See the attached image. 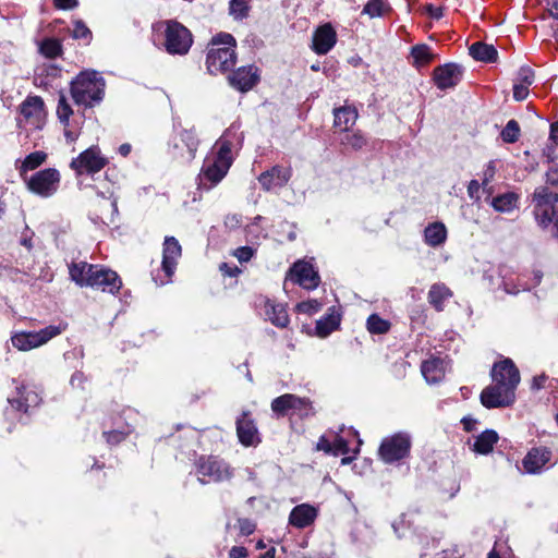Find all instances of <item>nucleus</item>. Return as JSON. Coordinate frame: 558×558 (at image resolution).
Listing matches in <instances>:
<instances>
[{"instance_id":"1","label":"nucleus","mask_w":558,"mask_h":558,"mask_svg":"<svg viewBox=\"0 0 558 558\" xmlns=\"http://www.w3.org/2000/svg\"><path fill=\"white\" fill-rule=\"evenodd\" d=\"M231 147L232 143L226 138V135L217 141L215 145L217 151L213 153V156H207L204 160L201 186L209 190L226 177L232 165Z\"/></svg>"},{"instance_id":"2","label":"nucleus","mask_w":558,"mask_h":558,"mask_svg":"<svg viewBox=\"0 0 558 558\" xmlns=\"http://www.w3.org/2000/svg\"><path fill=\"white\" fill-rule=\"evenodd\" d=\"M235 39L231 34L221 33L213 38L206 57L207 70L217 75L233 69L236 62Z\"/></svg>"},{"instance_id":"3","label":"nucleus","mask_w":558,"mask_h":558,"mask_svg":"<svg viewBox=\"0 0 558 558\" xmlns=\"http://www.w3.org/2000/svg\"><path fill=\"white\" fill-rule=\"evenodd\" d=\"M106 82L96 71H83L71 82V96L76 105L94 107L102 101Z\"/></svg>"},{"instance_id":"4","label":"nucleus","mask_w":558,"mask_h":558,"mask_svg":"<svg viewBox=\"0 0 558 558\" xmlns=\"http://www.w3.org/2000/svg\"><path fill=\"white\" fill-rule=\"evenodd\" d=\"M532 203L537 225L547 228L554 221L555 235L558 238V193L551 192L548 186H539L533 193Z\"/></svg>"},{"instance_id":"5","label":"nucleus","mask_w":558,"mask_h":558,"mask_svg":"<svg viewBox=\"0 0 558 558\" xmlns=\"http://www.w3.org/2000/svg\"><path fill=\"white\" fill-rule=\"evenodd\" d=\"M411 446V436L405 432H399L381 440L378 456L385 463H395L409 457Z\"/></svg>"},{"instance_id":"6","label":"nucleus","mask_w":558,"mask_h":558,"mask_svg":"<svg viewBox=\"0 0 558 558\" xmlns=\"http://www.w3.org/2000/svg\"><path fill=\"white\" fill-rule=\"evenodd\" d=\"M66 324L50 325L39 331H21L12 336L11 341L14 348L21 351H28L47 343L52 338L65 330Z\"/></svg>"},{"instance_id":"7","label":"nucleus","mask_w":558,"mask_h":558,"mask_svg":"<svg viewBox=\"0 0 558 558\" xmlns=\"http://www.w3.org/2000/svg\"><path fill=\"white\" fill-rule=\"evenodd\" d=\"M198 481L202 484L219 483L232 477L230 465L218 457H201L196 463Z\"/></svg>"},{"instance_id":"8","label":"nucleus","mask_w":558,"mask_h":558,"mask_svg":"<svg viewBox=\"0 0 558 558\" xmlns=\"http://www.w3.org/2000/svg\"><path fill=\"white\" fill-rule=\"evenodd\" d=\"M193 44L191 32L175 21H168L165 28L163 46L170 54H185Z\"/></svg>"},{"instance_id":"9","label":"nucleus","mask_w":558,"mask_h":558,"mask_svg":"<svg viewBox=\"0 0 558 558\" xmlns=\"http://www.w3.org/2000/svg\"><path fill=\"white\" fill-rule=\"evenodd\" d=\"M271 410L278 416L295 414L304 418L314 414L312 402L308 398H301L292 393H284L275 398L271 402Z\"/></svg>"},{"instance_id":"10","label":"nucleus","mask_w":558,"mask_h":558,"mask_svg":"<svg viewBox=\"0 0 558 558\" xmlns=\"http://www.w3.org/2000/svg\"><path fill=\"white\" fill-rule=\"evenodd\" d=\"M27 189L41 197L53 195L60 183V174L58 170L48 168L34 173L32 177L23 178Z\"/></svg>"},{"instance_id":"11","label":"nucleus","mask_w":558,"mask_h":558,"mask_svg":"<svg viewBox=\"0 0 558 558\" xmlns=\"http://www.w3.org/2000/svg\"><path fill=\"white\" fill-rule=\"evenodd\" d=\"M108 163L107 158L101 155L98 146H92L72 159L70 167L77 174H94L99 172Z\"/></svg>"},{"instance_id":"12","label":"nucleus","mask_w":558,"mask_h":558,"mask_svg":"<svg viewBox=\"0 0 558 558\" xmlns=\"http://www.w3.org/2000/svg\"><path fill=\"white\" fill-rule=\"evenodd\" d=\"M515 389L505 385L496 384L487 386L481 393V402L487 409L506 408L515 400Z\"/></svg>"},{"instance_id":"13","label":"nucleus","mask_w":558,"mask_h":558,"mask_svg":"<svg viewBox=\"0 0 558 558\" xmlns=\"http://www.w3.org/2000/svg\"><path fill=\"white\" fill-rule=\"evenodd\" d=\"M198 145L199 140L195 130L184 129L174 137L172 157L182 162H191L195 158Z\"/></svg>"},{"instance_id":"14","label":"nucleus","mask_w":558,"mask_h":558,"mask_svg":"<svg viewBox=\"0 0 558 558\" xmlns=\"http://www.w3.org/2000/svg\"><path fill=\"white\" fill-rule=\"evenodd\" d=\"M288 279L307 290L317 288L320 282L319 275L313 265L304 260H298L292 265Z\"/></svg>"},{"instance_id":"15","label":"nucleus","mask_w":558,"mask_h":558,"mask_svg":"<svg viewBox=\"0 0 558 558\" xmlns=\"http://www.w3.org/2000/svg\"><path fill=\"white\" fill-rule=\"evenodd\" d=\"M93 271L87 287L99 288L104 292L111 294L119 292L122 287V281L116 271L98 265L94 266Z\"/></svg>"},{"instance_id":"16","label":"nucleus","mask_w":558,"mask_h":558,"mask_svg":"<svg viewBox=\"0 0 558 558\" xmlns=\"http://www.w3.org/2000/svg\"><path fill=\"white\" fill-rule=\"evenodd\" d=\"M463 68L457 63H446L434 69L433 78L436 86L448 89L457 86L462 80Z\"/></svg>"},{"instance_id":"17","label":"nucleus","mask_w":558,"mask_h":558,"mask_svg":"<svg viewBox=\"0 0 558 558\" xmlns=\"http://www.w3.org/2000/svg\"><path fill=\"white\" fill-rule=\"evenodd\" d=\"M228 81L236 90L248 92L259 82L258 68L254 65L241 66L228 76Z\"/></svg>"},{"instance_id":"18","label":"nucleus","mask_w":558,"mask_h":558,"mask_svg":"<svg viewBox=\"0 0 558 558\" xmlns=\"http://www.w3.org/2000/svg\"><path fill=\"white\" fill-rule=\"evenodd\" d=\"M493 383L505 384L517 389L520 383V373L514 363L510 359H505L495 363L492 369Z\"/></svg>"},{"instance_id":"19","label":"nucleus","mask_w":558,"mask_h":558,"mask_svg":"<svg viewBox=\"0 0 558 558\" xmlns=\"http://www.w3.org/2000/svg\"><path fill=\"white\" fill-rule=\"evenodd\" d=\"M236 435L240 442L245 447L256 446L260 442L257 426L250 412L244 411L236 418Z\"/></svg>"},{"instance_id":"20","label":"nucleus","mask_w":558,"mask_h":558,"mask_svg":"<svg viewBox=\"0 0 558 558\" xmlns=\"http://www.w3.org/2000/svg\"><path fill=\"white\" fill-rule=\"evenodd\" d=\"M292 170L290 167L274 166L272 168L262 172L258 182L263 190L271 191L275 187L284 186L291 179Z\"/></svg>"},{"instance_id":"21","label":"nucleus","mask_w":558,"mask_h":558,"mask_svg":"<svg viewBox=\"0 0 558 558\" xmlns=\"http://www.w3.org/2000/svg\"><path fill=\"white\" fill-rule=\"evenodd\" d=\"M20 113L26 122L39 128L45 116V102L40 96H27L20 106Z\"/></svg>"},{"instance_id":"22","label":"nucleus","mask_w":558,"mask_h":558,"mask_svg":"<svg viewBox=\"0 0 558 558\" xmlns=\"http://www.w3.org/2000/svg\"><path fill=\"white\" fill-rule=\"evenodd\" d=\"M41 397L34 390H27L25 386L16 387V396L8 398L11 411L27 413L28 409L37 407Z\"/></svg>"},{"instance_id":"23","label":"nucleus","mask_w":558,"mask_h":558,"mask_svg":"<svg viewBox=\"0 0 558 558\" xmlns=\"http://www.w3.org/2000/svg\"><path fill=\"white\" fill-rule=\"evenodd\" d=\"M181 252L182 248L179 241L173 236H166L161 267L168 278L174 274L177 260L181 256Z\"/></svg>"},{"instance_id":"24","label":"nucleus","mask_w":558,"mask_h":558,"mask_svg":"<svg viewBox=\"0 0 558 558\" xmlns=\"http://www.w3.org/2000/svg\"><path fill=\"white\" fill-rule=\"evenodd\" d=\"M337 41V34L330 24L319 26L313 35V50L317 54L328 53Z\"/></svg>"},{"instance_id":"25","label":"nucleus","mask_w":558,"mask_h":558,"mask_svg":"<svg viewBox=\"0 0 558 558\" xmlns=\"http://www.w3.org/2000/svg\"><path fill=\"white\" fill-rule=\"evenodd\" d=\"M551 450L547 447L532 448L524 457L522 463L527 473H539L543 468L550 461Z\"/></svg>"},{"instance_id":"26","label":"nucleus","mask_w":558,"mask_h":558,"mask_svg":"<svg viewBox=\"0 0 558 558\" xmlns=\"http://www.w3.org/2000/svg\"><path fill=\"white\" fill-rule=\"evenodd\" d=\"M317 517V510L307 504H302L292 509L289 515L291 525L304 529L311 525Z\"/></svg>"},{"instance_id":"27","label":"nucleus","mask_w":558,"mask_h":558,"mask_svg":"<svg viewBox=\"0 0 558 558\" xmlns=\"http://www.w3.org/2000/svg\"><path fill=\"white\" fill-rule=\"evenodd\" d=\"M333 125L342 132H348L356 122L359 113L353 106H342L333 109Z\"/></svg>"},{"instance_id":"28","label":"nucleus","mask_w":558,"mask_h":558,"mask_svg":"<svg viewBox=\"0 0 558 558\" xmlns=\"http://www.w3.org/2000/svg\"><path fill=\"white\" fill-rule=\"evenodd\" d=\"M264 307L266 316L275 326L279 328L288 326L289 315L282 304H277L270 300H266Z\"/></svg>"},{"instance_id":"29","label":"nucleus","mask_w":558,"mask_h":558,"mask_svg":"<svg viewBox=\"0 0 558 558\" xmlns=\"http://www.w3.org/2000/svg\"><path fill=\"white\" fill-rule=\"evenodd\" d=\"M421 372L427 383L436 384L440 381L445 375L444 362L437 357L424 361L421 366Z\"/></svg>"},{"instance_id":"30","label":"nucleus","mask_w":558,"mask_h":558,"mask_svg":"<svg viewBox=\"0 0 558 558\" xmlns=\"http://www.w3.org/2000/svg\"><path fill=\"white\" fill-rule=\"evenodd\" d=\"M95 265L88 264L86 262L72 263L69 266V274L71 279L80 287H87L89 282V277H92V272Z\"/></svg>"},{"instance_id":"31","label":"nucleus","mask_w":558,"mask_h":558,"mask_svg":"<svg viewBox=\"0 0 558 558\" xmlns=\"http://www.w3.org/2000/svg\"><path fill=\"white\" fill-rule=\"evenodd\" d=\"M470 56L482 62L490 63L495 62L498 58V51L493 45H488L482 41L474 43L469 48Z\"/></svg>"},{"instance_id":"32","label":"nucleus","mask_w":558,"mask_h":558,"mask_svg":"<svg viewBox=\"0 0 558 558\" xmlns=\"http://www.w3.org/2000/svg\"><path fill=\"white\" fill-rule=\"evenodd\" d=\"M452 296L450 289L444 283H435L428 291V302L438 312L445 307V302Z\"/></svg>"},{"instance_id":"33","label":"nucleus","mask_w":558,"mask_h":558,"mask_svg":"<svg viewBox=\"0 0 558 558\" xmlns=\"http://www.w3.org/2000/svg\"><path fill=\"white\" fill-rule=\"evenodd\" d=\"M424 239L426 244L432 247L441 245L447 239V229L442 222H434L428 225L424 230Z\"/></svg>"},{"instance_id":"34","label":"nucleus","mask_w":558,"mask_h":558,"mask_svg":"<svg viewBox=\"0 0 558 558\" xmlns=\"http://www.w3.org/2000/svg\"><path fill=\"white\" fill-rule=\"evenodd\" d=\"M498 439V434L495 430L486 429L476 437L473 445V450L480 454H488L493 451V448Z\"/></svg>"},{"instance_id":"35","label":"nucleus","mask_w":558,"mask_h":558,"mask_svg":"<svg viewBox=\"0 0 558 558\" xmlns=\"http://www.w3.org/2000/svg\"><path fill=\"white\" fill-rule=\"evenodd\" d=\"M519 195L514 192H507L492 198V207L499 213H510L517 207Z\"/></svg>"},{"instance_id":"36","label":"nucleus","mask_w":558,"mask_h":558,"mask_svg":"<svg viewBox=\"0 0 558 558\" xmlns=\"http://www.w3.org/2000/svg\"><path fill=\"white\" fill-rule=\"evenodd\" d=\"M341 145L351 148L353 150H361L367 145V138L361 131L352 133L344 132V135L340 140Z\"/></svg>"},{"instance_id":"37","label":"nucleus","mask_w":558,"mask_h":558,"mask_svg":"<svg viewBox=\"0 0 558 558\" xmlns=\"http://www.w3.org/2000/svg\"><path fill=\"white\" fill-rule=\"evenodd\" d=\"M252 0H230L229 14L234 21H243L246 19L251 11Z\"/></svg>"},{"instance_id":"38","label":"nucleus","mask_w":558,"mask_h":558,"mask_svg":"<svg viewBox=\"0 0 558 558\" xmlns=\"http://www.w3.org/2000/svg\"><path fill=\"white\" fill-rule=\"evenodd\" d=\"M340 325V317L335 314H329L316 323V330L318 336L326 337L338 328Z\"/></svg>"},{"instance_id":"39","label":"nucleus","mask_w":558,"mask_h":558,"mask_svg":"<svg viewBox=\"0 0 558 558\" xmlns=\"http://www.w3.org/2000/svg\"><path fill=\"white\" fill-rule=\"evenodd\" d=\"M411 54L417 68L427 65L434 58L429 47L426 45L414 46L411 50Z\"/></svg>"},{"instance_id":"40","label":"nucleus","mask_w":558,"mask_h":558,"mask_svg":"<svg viewBox=\"0 0 558 558\" xmlns=\"http://www.w3.org/2000/svg\"><path fill=\"white\" fill-rule=\"evenodd\" d=\"M47 155L44 151H34L31 153L26 158L24 159L21 168H20V174L21 177H25V173L28 170H34L37 167H39L45 160Z\"/></svg>"},{"instance_id":"41","label":"nucleus","mask_w":558,"mask_h":558,"mask_svg":"<svg viewBox=\"0 0 558 558\" xmlns=\"http://www.w3.org/2000/svg\"><path fill=\"white\" fill-rule=\"evenodd\" d=\"M39 51L49 59L59 57L62 52V45L60 40L56 38H46L39 46Z\"/></svg>"},{"instance_id":"42","label":"nucleus","mask_w":558,"mask_h":558,"mask_svg":"<svg viewBox=\"0 0 558 558\" xmlns=\"http://www.w3.org/2000/svg\"><path fill=\"white\" fill-rule=\"evenodd\" d=\"M390 7L384 0H369L363 8L362 14L368 15L371 19L380 17Z\"/></svg>"},{"instance_id":"43","label":"nucleus","mask_w":558,"mask_h":558,"mask_svg":"<svg viewBox=\"0 0 558 558\" xmlns=\"http://www.w3.org/2000/svg\"><path fill=\"white\" fill-rule=\"evenodd\" d=\"M367 330L374 335H383L388 332L390 328L389 322L383 319L377 314H372L366 322Z\"/></svg>"},{"instance_id":"44","label":"nucleus","mask_w":558,"mask_h":558,"mask_svg":"<svg viewBox=\"0 0 558 558\" xmlns=\"http://www.w3.org/2000/svg\"><path fill=\"white\" fill-rule=\"evenodd\" d=\"M500 136L505 143H515L520 136V126L515 120H510L502 129Z\"/></svg>"},{"instance_id":"45","label":"nucleus","mask_w":558,"mask_h":558,"mask_svg":"<svg viewBox=\"0 0 558 558\" xmlns=\"http://www.w3.org/2000/svg\"><path fill=\"white\" fill-rule=\"evenodd\" d=\"M73 114V110L63 94H60L57 107V116L63 125L69 124L70 117Z\"/></svg>"},{"instance_id":"46","label":"nucleus","mask_w":558,"mask_h":558,"mask_svg":"<svg viewBox=\"0 0 558 558\" xmlns=\"http://www.w3.org/2000/svg\"><path fill=\"white\" fill-rule=\"evenodd\" d=\"M72 36L75 39H83L89 43L92 39V32L83 21L77 20L74 22Z\"/></svg>"},{"instance_id":"47","label":"nucleus","mask_w":558,"mask_h":558,"mask_svg":"<svg viewBox=\"0 0 558 558\" xmlns=\"http://www.w3.org/2000/svg\"><path fill=\"white\" fill-rule=\"evenodd\" d=\"M534 71L530 66H521L518 71L515 82L530 87L534 82Z\"/></svg>"},{"instance_id":"48","label":"nucleus","mask_w":558,"mask_h":558,"mask_svg":"<svg viewBox=\"0 0 558 558\" xmlns=\"http://www.w3.org/2000/svg\"><path fill=\"white\" fill-rule=\"evenodd\" d=\"M130 429L128 430H110V432H104V436L106 437V440L110 445H118L121 441L125 439V437L129 435Z\"/></svg>"},{"instance_id":"49","label":"nucleus","mask_w":558,"mask_h":558,"mask_svg":"<svg viewBox=\"0 0 558 558\" xmlns=\"http://www.w3.org/2000/svg\"><path fill=\"white\" fill-rule=\"evenodd\" d=\"M332 450L330 453L333 456L345 454L349 451L348 441L342 437L336 436L335 440L331 442Z\"/></svg>"},{"instance_id":"50","label":"nucleus","mask_w":558,"mask_h":558,"mask_svg":"<svg viewBox=\"0 0 558 558\" xmlns=\"http://www.w3.org/2000/svg\"><path fill=\"white\" fill-rule=\"evenodd\" d=\"M239 529L242 535L248 536L254 533L256 526L250 519H239Z\"/></svg>"},{"instance_id":"51","label":"nucleus","mask_w":558,"mask_h":558,"mask_svg":"<svg viewBox=\"0 0 558 558\" xmlns=\"http://www.w3.org/2000/svg\"><path fill=\"white\" fill-rule=\"evenodd\" d=\"M495 174H496V162L489 161L483 172L482 185L486 186L490 181H493Z\"/></svg>"},{"instance_id":"52","label":"nucleus","mask_w":558,"mask_h":558,"mask_svg":"<svg viewBox=\"0 0 558 558\" xmlns=\"http://www.w3.org/2000/svg\"><path fill=\"white\" fill-rule=\"evenodd\" d=\"M529 96V86L514 83L513 85V98L517 101H522Z\"/></svg>"},{"instance_id":"53","label":"nucleus","mask_w":558,"mask_h":558,"mask_svg":"<svg viewBox=\"0 0 558 558\" xmlns=\"http://www.w3.org/2000/svg\"><path fill=\"white\" fill-rule=\"evenodd\" d=\"M235 256L241 263L248 262L253 256V250L248 246L239 247L236 250Z\"/></svg>"},{"instance_id":"54","label":"nucleus","mask_w":558,"mask_h":558,"mask_svg":"<svg viewBox=\"0 0 558 558\" xmlns=\"http://www.w3.org/2000/svg\"><path fill=\"white\" fill-rule=\"evenodd\" d=\"M86 379L87 378L83 372H75L70 379V384L73 388H82L83 389V385L86 381Z\"/></svg>"},{"instance_id":"55","label":"nucleus","mask_w":558,"mask_h":558,"mask_svg":"<svg viewBox=\"0 0 558 558\" xmlns=\"http://www.w3.org/2000/svg\"><path fill=\"white\" fill-rule=\"evenodd\" d=\"M424 12L436 20H439L442 16V8L436 7L432 3H428L424 7Z\"/></svg>"},{"instance_id":"56","label":"nucleus","mask_w":558,"mask_h":558,"mask_svg":"<svg viewBox=\"0 0 558 558\" xmlns=\"http://www.w3.org/2000/svg\"><path fill=\"white\" fill-rule=\"evenodd\" d=\"M546 183L548 186L558 190V169H550L546 173Z\"/></svg>"},{"instance_id":"57","label":"nucleus","mask_w":558,"mask_h":558,"mask_svg":"<svg viewBox=\"0 0 558 558\" xmlns=\"http://www.w3.org/2000/svg\"><path fill=\"white\" fill-rule=\"evenodd\" d=\"M54 7L62 10H71L77 5L76 0H53Z\"/></svg>"},{"instance_id":"58","label":"nucleus","mask_w":558,"mask_h":558,"mask_svg":"<svg viewBox=\"0 0 558 558\" xmlns=\"http://www.w3.org/2000/svg\"><path fill=\"white\" fill-rule=\"evenodd\" d=\"M247 549L243 546H233L229 551V558H245Z\"/></svg>"},{"instance_id":"59","label":"nucleus","mask_w":558,"mask_h":558,"mask_svg":"<svg viewBox=\"0 0 558 558\" xmlns=\"http://www.w3.org/2000/svg\"><path fill=\"white\" fill-rule=\"evenodd\" d=\"M317 450L330 453V450H332L331 441L326 436H322L317 442Z\"/></svg>"},{"instance_id":"60","label":"nucleus","mask_w":558,"mask_h":558,"mask_svg":"<svg viewBox=\"0 0 558 558\" xmlns=\"http://www.w3.org/2000/svg\"><path fill=\"white\" fill-rule=\"evenodd\" d=\"M461 423H462L465 432H472L475 429V426L478 422H477V420L473 418L472 416H464L461 420Z\"/></svg>"},{"instance_id":"61","label":"nucleus","mask_w":558,"mask_h":558,"mask_svg":"<svg viewBox=\"0 0 558 558\" xmlns=\"http://www.w3.org/2000/svg\"><path fill=\"white\" fill-rule=\"evenodd\" d=\"M318 303L316 301L313 302H302L298 305L299 311L304 313H311L317 311Z\"/></svg>"},{"instance_id":"62","label":"nucleus","mask_w":558,"mask_h":558,"mask_svg":"<svg viewBox=\"0 0 558 558\" xmlns=\"http://www.w3.org/2000/svg\"><path fill=\"white\" fill-rule=\"evenodd\" d=\"M550 16L558 20V0H545Z\"/></svg>"},{"instance_id":"63","label":"nucleus","mask_w":558,"mask_h":558,"mask_svg":"<svg viewBox=\"0 0 558 558\" xmlns=\"http://www.w3.org/2000/svg\"><path fill=\"white\" fill-rule=\"evenodd\" d=\"M547 380V376L546 375H539V376H535L533 378V383H532V388L533 389H541L545 386V381Z\"/></svg>"},{"instance_id":"64","label":"nucleus","mask_w":558,"mask_h":558,"mask_svg":"<svg viewBox=\"0 0 558 558\" xmlns=\"http://www.w3.org/2000/svg\"><path fill=\"white\" fill-rule=\"evenodd\" d=\"M481 183L476 180H472L470 183H469V186H468V193L470 195V197H474V195L476 193H478L480 189H481Z\"/></svg>"}]
</instances>
